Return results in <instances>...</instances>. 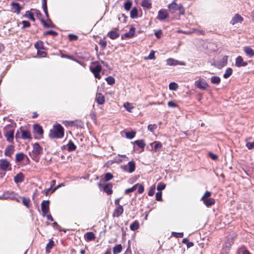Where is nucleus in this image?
I'll use <instances>...</instances> for the list:
<instances>
[{
  "label": "nucleus",
  "instance_id": "nucleus-32",
  "mask_svg": "<svg viewBox=\"0 0 254 254\" xmlns=\"http://www.w3.org/2000/svg\"><path fill=\"white\" fill-rule=\"evenodd\" d=\"M233 72V69L232 68L228 67L226 69L225 72L224 73L223 75V77L224 78L227 79L229 77H230Z\"/></svg>",
  "mask_w": 254,
  "mask_h": 254
},
{
  "label": "nucleus",
  "instance_id": "nucleus-18",
  "mask_svg": "<svg viewBox=\"0 0 254 254\" xmlns=\"http://www.w3.org/2000/svg\"><path fill=\"white\" fill-rule=\"evenodd\" d=\"M84 237L86 241H93L95 239V236L94 234L92 232H89L85 233L84 235Z\"/></svg>",
  "mask_w": 254,
  "mask_h": 254
},
{
  "label": "nucleus",
  "instance_id": "nucleus-16",
  "mask_svg": "<svg viewBox=\"0 0 254 254\" xmlns=\"http://www.w3.org/2000/svg\"><path fill=\"white\" fill-rule=\"evenodd\" d=\"M34 131L35 133L38 135H42L43 133V130L42 127L38 124H35L33 126Z\"/></svg>",
  "mask_w": 254,
  "mask_h": 254
},
{
  "label": "nucleus",
  "instance_id": "nucleus-54",
  "mask_svg": "<svg viewBox=\"0 0 254 254\" xmlns=\"http://www.w3.org/2000/svg\"><path fill=\"white\" fill-rule=\"evenodd\" d=\"M211 196V192L209 191H206L204 195L202 196L201 198V200H203L205 199L209 198V197Z\"/></svg>",
  "mask_w": 254,
  "mask_h": 254
},
{
  "label": "nucleus",
  "instance_id": "nucleus-13",
  "mask_svg": "<svg viewBox=\"0 0 254 254\" xmlns=\"http://www.w3.org/2000/svg\"><path fill=\"white\" fill-rule=\"evenodd\" d=\"M167 64L168 65H185L183 62H180L172 58H169L167 60Z\"/></svg>",
  "mask_w": 254,
  "mask_h": 254
},
{
  "label": "nucleus",
  "instance_id": "nucleus-19",
  "mask_svg": "<svg viewBox=\"0 0 254 254\" xmlns=\"http://www.w3.org/2000/svg\"><path fill=\"white\" fill-rule=\"evenodd\" d=\"M96 100L99 105H102L105 102V97L101 93H97L96 94Z\"/></svg>",
  "mask_w": 254,
  "mask_h": 254
},
{
  "label": "nucleus",
  "instance_id": "nucleus-7",
  "mask_svg": "<svg viewBox=\"0 0 254 254\" xmlns=\"http://www.w3.org/2000/svg\"><path fill=\"white\" fill-rule=\"evenodd\" d=\"M49 204L48 200H43L41 203V210L44 216L49 212Z\"/></svg>",
  "mask_w": 254,
  "mask_h": 254
},
{
  "label": "nucleus",
  "instance_id": "nucleus-6",
  "mask_svg": "<svg viewBox=\"0 0 254 254\" xmlns=\"http://www.w3.org/2000/svg\"><path fill=\"white\" fill-rule=\"evenodd\" d=\"M195 85L197 88L201 90H205L208 87L206 81L202 78H199V79L195 81Z\"/></svg>",
  "mask_w": 254,
  "mask_h": 254
},
{
  "label": "nucleus",
  "instance_id": "nucleus-24",
  "mask_svg": "<svg viewBox=\"0 0 254 254\" xmlns=\"http://www.w3.org/2000/svg\"><path fill=\"white\" fill-rule=\"evenodd\" d=\"M244 51L247 56L249 57H252L254 56V51L249 47H245L244 48Z\"/></svg>",
  "mask_w": 254,
  "mask_h": 254
},
{
  "label": "nucleus",
  "instance_id": "nucleus-29",
  "mask_svg": "<svg viewBox=\"0 0 254 254\" xmlns=\"http://www.w3.org/2000/svg\"><path fill=\"white\" fill-rule=\"evenodd\" d=\"M127 166H128V173H131L134 171L135 169V163L133 161L129 162L127 164Z\"/></svg>",
  "mask_w": 254,
  "mask_h": 254
},
{
  "label": "nucleus",
  "instance_id": "nucleus-26",
  "mask_svg": "<svg viewBox=\"0 0 254 254\" xmlns=\"http://www.w3.org/2000/svg\"><path fill=\"white\" fill-rule=\"evenodd\" d=\"M5 193H7V199H15L17 201H19V199L16 198V194L13 191H6L4 192Z\"/></svg>",
  "mask_w": 254,
  "mask_h": 254
},
{
  "label": "nucleus",
  "instance_id": "nucleus-8",
  "mask_svg": "<svg viewBox=\"0 0 254 254\" xmlns=\"http://www.w3.org/2000/svg\"><path fill=\"white\" fill-rule=\"evenodd\" d=\"M168 17V13L166 9H161L158 12L157 18L162 21Z\"/></svg>",
  "mask_w": 254,
  "mask_h": 254
},
{
  "label": "nucleus",
  "instance_id": "nucleus-36",
  "mask_svg": "<svg viewBox=\"0 0 254 254\" xmlns=\"http://www.w3.org/2000/svg\"><path fill=\"white\" fill-rule=\"evenodd\" d=\"M90 70L93 72V73H97V72H100V71L102 70V66H101V65L98 64V65H96L94 67H90Z\"/></svg>",
  "mask_w": 254,
  "mask_h": 254
},
{
  "label": "nucleus",
  "instance_id": "nucleus-39",
  "mask_svg": "<svg viewBox=\"0 0 254 254\" xmlns=\"http://www.w3.org/2000/svg\"><path fill=\"white\" fill-rule=\"evenodd\" d=\"M211 82L213 84H219L220 82V78L218 76H213L211 77Z\"/></svg>",
  "mask_w": 254,
  "mask_h": 254
},
{
  "label": "nucleus",
  "instance_id": "nucleus-23",
  "mask_svg": "<svg viewBox=\"0 0 254 254\" xmlns=\"http://www.w3.org/2000/svg\"><path fill=\"white\" fill-rule=\"evenodd\" d=\"M204 204L208 207L215 203V199L213 198H209L202 200Z\"/></svg>",
  "mask_w": 254,
  "mask_h": 254
},
{
  "label": "nucleus",
  "instance_id": "nucleus-48",
  "mask_svg": "<svg viewBox=\"0 0 254 254\" xmlns=\"http://www.w3.org/2000/svg\"><path fill=\"white\" fill-rule=\"evenodd\" d=\"M22 199L23 204L25 205L27 207H29L30 199L29 198H25L24 197H21Z\"/></svg>",
  "mask_w": 254,
  "mask_h": 254
},
{
  "label": "nucleus",
  "instance_id": "nucleus-47",
  "mask_svg": "<svg viewBox=\"0 0 254 254\" xmlns=\"http://www.w3.org/2000/svg\"><path fill=\"white\" fill-rule=\"evenodd\" d=\"M106 80L108 84L113 85L115 83V79L112 76H108L106 78Z\"/></svg>",
  "mask_w": 254,
  "mask_h": 254
},
{
  "label": "nucleus",
  "instance_id": "nucleus-20",
  "mask_svg": "<svg viewBox=\"0 0 254 254\" xmlns=\"http://www.w3.org/2000/svg\"><path fill=\"white\" fill-rule=\"evenodd\" d=\"M154 146V150L155 152H159L160 149H161L162 147V144L161 142L159 141H154L152 143H151V146Z\"/></svg>",
  "mask_w": 254,
  "mask_h": 254
},
{
  "label": "nucleus",
  "instance_id": "nucleus-31",
  "mask_svg": "<svg viewBox=\"0 0 254 254\" xmlns=\"http://www.w3.org/2000/svg\"><path fill=\"white\" fill-rule=\"evenodd\" d=\"M108 36L111 39H115L118 38L120 35L118 32L115 31H111L109 32Z\"/></svg>",
  "mask_w": 254,
  "mask_h": 254
},
{
  "label": "nucleus",
  "instance_id": "nucleus-21",
  "mask_svg": "<svg viewBox=\"0 0 254 254\" xmlns=\"http://www.w3.org/2000/svg\"><path fill=\"white\" fill-rule=\"evenodd\" d=\"M24 176L22 173H19L14 177V182L16 183H21L24 180Z\"/></svg>",
  "mask_w": 254,
  "mask_h": 254
},
{
  "label": "nucleus",
  "instance_id": "nucleus-30",
  "mask_svg": "<svg viewBox=\"0 0 254 254\" xmlns=\"http://www.w3.org/2000/svg\"><path fill=\"white\" fill-rule=\"evenodd\" d=\"M122 246L121 244L116 245L113 248V254H118L122 252Z\"/></svg>",
  "mask_w": 254,
  "mask_h": 254
},
{
  "label": "nucleus",
  "instance_id": "nucleus-63",
  "mask_svg": "<svg viewBox=\"0 0 254 254\" xmlns=\"http://www.w3.org/2000/svg\"><path fill=\"white\" fill-rule=\"evenodd\" d=\"M138 188V192L139 193H142L144 191V187L142 185L138 184L137 186Z\"/></svg>",
  "mask_w": 254,
  "mask_h": 254
},
{
  "label": "nucleus",
  "instance_id": "nucleus-14",
  "mask_svg": "<svg viewBox=\"0 0 254 254\" xmlns=\"http://www.w3.org/2000/svg\"><path fill=\"white\" fill-rule=\"evenodd\" d=\"M247 63L243 61V59L241 56H238L236 59L235 65L237 67L245 66L247 65Z\"/></svg>",
  "mask_w": 254,
  "mask_h": 254
},
{
  "label": "nucleus",
  "instance_id": "nucleus-37",
  "mask_svg": "<svg viewBox=\"0 0 254 254\" xmlns=\"http://www.w3.org/2000/svg\"><path fill=\"white\" fill-rule=\"evenodd\" d=\"M67 149L69 151H72L75 150L76 147L73 142L69 141L67 144Z\"/></svg>",
  "mask_w": 254,
  "mask_h": 254
},
{
  "label": "nucleus",
  "instance_id": "nucleus-60",
  "mask_svg": "<svg viewBox=\"0 0 254 254\" xmlns=\"http://www.w3.org/2000/svg\"><path fill=\"white\" fill-rule=\"evenodd\" d=\"M42 8L43 9V11H46V10H47L48 9H47V0H42Z\"/></svg>",
  "mask_w": 254,
  "mask_h": 254
},
{
  "label": "nucleus",
  "instance_id": "nucleus-61",
  "mask_svg": "<svg viewBox=\"0 0 254 254\" xmlns=\"http://www.w3.org/2000/svg\"><path fill=\"white\" fill-rule=\"evenodd\" d=\"M156 199L160 201L162 199V192L161 191L157 192L156 193Z\"/></svg>",
  "mask_w": 254,
  "mask_h": 254
},
{
  "label": "nucleus",
  "instance_id": "nucleus-28",
  "mask_svg": "<svg viewBox=\"0 0 254 254\" xmlns=\"http://www.w3.org/2000/svg\"><path fill=\"white\" fill-rule=\"evenodd\" d=\"M54 246V241L51 239L50 240L49 243L47 244L46 248V252L47 254H49L51 252V250L53 248Z\"/></svg>",
  "mask_w": 254,
  "mask_h": 254
},
{
  "label": "nucleus",
  "instance_id": "nucleus-15",
  "mask_svg": "<svg viewBox=\"0 0 254 254\" xmlns=\"http://www.w3.org/2000/svg\"><path fill=\"white\" fill-rule=\"evenodd\" d=\"M21 138L23 139H31L32 138L29 131L24 129H21Z\"/></svg>",
  "mask_w": 254,
  "mask_h": 254
},
{
  "label": "nucleus",
  "instance_id": "nucleus-50",
  "mask_svg": "<svg viewBox=\"0 0 254 254\" xmlns=\"http://www.w3.org/2000/svg\"><path fill=\"white\" fill-rule=\"evenodd\" d=\"M124 107L129 112H131V109L133 108V106L131 104L128 102L124 104Z\"/></svg>",
  "mask_w": 254,
  "mask_h": 254
},
{
  "label": "nucleus",
  "instance_id": "nucleus-45",
  "mask_svg": "<svg viewBox=\"0 0 254 254\" xmlns=\"http://www.w3.org/2000/svg\"><path fill=\"white\" fill-rule=\"evenodd\" d=\"M169 87L170 90H176L178 87V85L175 82H171L169 84Z\"/></svg>",
  "mask_w": 254,
  "mask_h": 254
},
{
  "label": "nucleus",
  "instance_id": "nucleus-9",
  "mask_svg": "<svg viewBox=\"0 0 254 254\" xmlns=\"http://www.w3.org/2000/svg\"><path fill=\"white\" fill-rule=\"evenodd\" d=\"M243 21V18L239 14H236L231 20L230 23L234 25L237 23H241Z\"/></svg>",
  "mask_w": 254,
  "mask_h": 254
},
{
  "label": "nucleus",
  "instance_id": "nucleus-56",
  "mask_svg": "<svg viewBox=\"0 0 254 254\" xmlns=\"http://www.w3.org/2000/svg\"><path fill=\"white\" fill-rule=\"evenodd\" d=\"M44 35H52L54 36L58 35V33L53 30H49L44 33Z\"/></svg>",
  "mask_w": 254,
  "mask_h": 254
},
{
  "label": "nucleus",
  "instance_id": "nucleus-25",
  "mask_svg": "<svg viewBox=\"0 0 254 254\" xmlns=\"http://www.w3.org/2000/svg\"><path fill=\"white\" fill-rule=\"evenodd\" d=\"M26 155L22 152L17 153L15 155V161L16 162H20L24 159Z\"/></svg>",
  "mask_w": 254,
  "mask_h": 254
},
{
  "label": "nucleus",
  "instance_id": "nucleus-34",
  "mask_svg": "<svg viewBox=\"0 0 254 254\" xmlns=\"http://www.w3.org/2000/svg\"><path fill=\"white\" fill-rule=\"evenodd\" d=\"M138 11L137 9L134 7L130 11V17L132 19L135 18L137 17Z\"/></svg>",
  "mask_w": 254,
  "mask_h": 254
},
{
  "label": "nucleus",
  "instance_id": "nucleus-27",
  "mask_svg": "<svg viewBox=\"0 0 254 254\" xmlns=\"http://www.w3.org/2000/svg\"><path fill=\"white\" fill-rule=\"evenodd\" d=\"M227 60H228V56H224L222 59L221 61L219 62L218 64V67H222L225 65H226L227 64Z\"/></svg>",
  "mask_w": 254,
  "mask_h": 254
},
{
  "label": "nucleus",
  "instance_id": "nucleus-38",
  "mask_svg": "<svg viewBox=\"0 0 254 254\" xmlns=\"http://www.w3.org/2000/svg\"><path fill=\"white\" fill-rule=\"evenodd\" d=\"M134 143L136 144L139 148L143 149L145 146L144 141L142 139L135 141Z\"/></svg>",
  "mask_w": 254,
  "mask_h": 254
},
{
  "label": "nucleus",
  "instance_id": "nucleus-52",
  "mask_svg": "<svg viewBox=\"0 0 254 254\" xmlns=\"http://www.w3.org/2000/svg\"><path fill=\"white\" fill-rule=\"evenodd\" d=\"M155 190V188L154 186H152L150 187V189L148 191V194L149 196H152L154 194Z\"/></svg>",
  "mask_w": 254,
  "mask_h": 254
},
{
  "label": "nucleus",
  "instance_id": "nucleus-35",
  "mask_svg": "<svg viewBox=\"0 0 254 254\" xmlns=\"http://www.w3.org/2000/svg\"><path fill=\"white\" fill-rule=\"evenodd\" d=\"M141 6L147 8H150L151 6V3L150 2V0H142Z\"/></svg>",
  "mask_w": 254,
  "mask_h": 254
},
{
  "label": "nucleus",
  "instance_id": "nucleus-3",
  "mask_svg": "<svg viewBox=\"0 0 254 254\" xmlns=\"http://www.w3.org/2000/svg\"><path fill=\"white\" fill-rule=\"evenodd\" d=\"M3 135L6 138V140L12 143L14 139V128L11 125H8L3 128Z\"/></svg>",
  "mask_w": 254,
  "mask_h": 254
},
{
  "label": "nucleus",
  "instance_id": "nucleus-64",
  "mask_svg": "<svg viewBox=\"0 0 254 254\" xmlns=\"http://www.w3.org/2000/svg\"><path fill=\"white\" fill-rule=\"evenodd\" d=\"M168 105L170 107L175 108L177 107V104L173 101H169L168 103Z\"/></svg>",
  "mask_w": 254,
  "mask_h": 254
},
{
  "label": "nucleus",
  "instance_id": "nucleus-2",
  "mask_svg": "<svg viewBox=\"0 0 254 254\" xmlns=\"http://www.w3.org/2000/svg\"><path fill=\"white\" fill-rule=\"evenodd\" d=\"M43 149L38 143H35L33 145V149L29 155L32 159L36 162H39V156L42 153Z\"/></svg>",
  "mask_w": 254,
  "mask_h": 254
},
{
  "label": "nucleus",
  "instance_id": "nucleus-53",
  "mask_svg": "<svg viewBox=\"0 0 254 254\" xmlns=\"http://www.w3.org/2000/svg\"><path fill=\"white\" fill-rule=\"evenodd\" d=\"M155 59H156V57L155 56V51L152 50V51H151L150 53H149L148 57L147 58V59L155 60Z\"/></svg>",
  "mask_w": 254,
  "mask_h": 254
},
{
  "label": "nucleus",
  "instance_id": "nucleus-49",
  "mask_svg": "<svg viewBox=\"0 0 254 254\" xmlns=\"http://www.w3.org/2000/svg\"><path fill=\"white\" fill-rule=\"evenodd\" d=\"M131 5L132 2L128 0L125 3L124 8L126 10H129L130 9Z\"/></svg>",
  "mask_w": 254,
  "mask_h": 254
},
{
  "label": "nucleus",
  "instance_id": "nucleus-51",
  "mask_svg": "<svg viewBox=\"0 0 254 254\" xmlns=\"http://www.w3.org/2000/svg\"><path fill=\"white\" fill-rule=\"evenodd\" d=\"M166 185L162 183H159L157 187V189L159 191H161L165 188Z\"/></svg>",
  "mask_w": 254,
  "mask_h": 254
},
{
  "label": "nucleus",
  "instance_id": "nucleus-42",
  "mask_svg": "<svg viewBox=\"0 0 254 254\" xmlns=\"http://www.w3.org/2000/svg\"><path fill=\"white\" fill-rule=\"evenodd\" d=\"M24 16L31 19L33 21H34L35 20V19L34 17L33 14L29 11H26Z\"/></svg>",
  "mask_w": 254,
  "mask_h": 254
},
{
  "label": "nucleus",
  "instance_id": "nucleus-40",
  "mask_svg": "<svg viewBox=\"0 0 254 254\" xmlns=\"http://www.w3.org/2000/svg\"><path fill=\"white\" fill-rule=\"evenodd\" d=\"M35 47L37 50L44 49V43L42 41L37 42L35 44Z\"/></svg>",
  "mask_w": 254,
  "mask_h": 254
},
{
  "label": "nucleus",
  "instance_id": "nucleus-10",
  "mask_svg": "<svg viewBox=\"0 0 254 254\" xmlns=\"http://www.w3.org/2000/svg\"><path fill=\"white\" fill-rule=\"evenodd\" d=\"M135 31V28L133 27H131L130 28L129 31L128 32L126 33L121 36L122 39H124L125 38H130L133 37L134 36Z\"/></svg>",
  "mask_w": 254,
  "mask_h": 254
},
{
  "label": "nucleus",
  "instance_id": "nucleus-55",
  "mask_svg": "<svg viewBox=\"0 0 254 254\" xmlns=\"http://www.w3.org/2000/svg\"><path fill=\"white\" fill-rule=\"evenodd\" d=\"M113 175L110 173H107L105 175V179L106 181H109L113 178Z\"/></svg>",
  "mask_w": 254,
  "mask_h": 254
},
{
  "label": "nucleus",
  "instance_id": "nucleus-44",
  "mask_svg": "<svg viewBox=\"0 0 254 254\" xmlns=\"http://www.w3.org/2000/svg\"><path fill=\"white\" fill-rule=\"evenodd\" d=\"M41 22L43 23L44 27L46 28L53 27L54 25L52 24L51 21L49 20V23L46 22L44 19H42Z\"/></svg>",
  "mask_w": 254,
  "mask_h": 254
},
{
  "label": "nucleus",
  "instance_id": "nucleus-17",
  "mask_svg": "<svg viewBox=\"0 0 254 254\" xmlns=\"http://www.w3.org/2000/svg\"><path fill=\"white\" fill-rule=\"evenodd\" d=\"M124 209L123 206L119 205V206L115 210L113 215L114 216L119 217L123 213Z\"/></svg>",
  "mask_w": 254,
  "mask_h": 254
},
{
  "label": "nucleus",
  "instance_id": "nucleus-33",
  "mask_svg": "<svg viewBox=\"0 0 254 254\" xmlns=\"http://www.w3.org/2000/svg\"><path fill=\"white\" fill-rule=\"evenodd\" d=\"M139 222L137 221H134L130 225V229L132 231H135L137 230L139 228Z\"/></svg>",
  "mask_w": 254,
  "mask_h": 254
},
{
  "label": "nucleus",
  "instance_id": "nucleus-12",
  "mask_svg": "<svg viewBox=\"0 0 254 254\" xmlns=\"http://www.w3.org/2000/svg\"><path fill=\"white\" fill-rule=\"evenodd\" d=\"M12 7L11 10L12 12L16 13L17 14L20 13V10L22 9V7L17 2H12L11 4Z\"/></svg>",
  "mask_w": 254,
  "mask_h": 254
},
{
  "label": "nucleus",
  "instance_id": "nucleus-5",
  "mask_svg": "<svg viewBox=\"0 0 254 254\" xmlns=\"http://www.w3.org/2000/svg\"><path fill=\"white\" fill-rule=\"evenodd\" d=\"M10 162L6 159H0V170L6 171L11 169Z\"/></svg>",
  "mask_w": 254,
  "mask_h": 254
},
{
  "label": "nucleus",
  "instance_id": "nucleus-41",
  "mask_svg": "<svg viewBox=\"0 0 254 254\" xmlns=\"http://www.w3.org/2000/svg\"><path fill=\"white\" fill-rule=\"evenodd\" d=\"M135 135V132L132 131H128L126 132V136L127 138L128 139H132L134 137Z\"/></svg>",
  "mask_w": 254,
  "mask_h": 254
},
{
  "label": "nucleus",
  "instance_id": "nucleus-46",
  "mask_svg": "<svg viewBox=\"0 0 254 254\" xmlns=\"http://www.w3.org/2000/svg\"><path fill=\"white\" fill-rule=\"evenodd\" d=\"M138 185V184H137L133 186L131 188L127 189L125 190V193L126 194H128V193H130L131 192H132V191H134L137 189V187Z\"/></svg>",
  "mask_w": 254,
  "mask_h": 254
},
{
  "label": "nucleus",
  "instance_id": "nucleus-43",
  "mask_svg": "<svg viewBox=\"0 0 254 254\" xmlns=\"http://www.w3.org/2000/svg\"><path fill=\"white\" fill-rule=\"evenodd\" d=\"M157 128V126L156 124H150L147 127L148 130L152 133H154Z\"/></svg>",
  "mask_w": 254,
  "mask_h": 254
},
{
  "label": "nucleus",
  "instance_id": "nucleus-59",
  "mask_svg": "<svg viewBox=\"0 0 254 254\" xmlns=\"http://www.w3.org/2000/svg\"><path fill=\"white\" fill-rule=\"evenodd\" d=\"M22 23L23 24L22 28L29 27L30 26V25H31L29 21H28L23 20V21H22Z\"/></svg>",
  "mask_w": 254,
  "mask_h": 254
},
{
  "label": "nucleus",
  "instance_id": "nucleus-58",
  "mask_svg": "<svg viewBox=\"0 0 254 254\" xmlns=\"http://www.w3.org/2000/svg\"><path fill=\"white\" fill-rule=\"evenodd\" d=\"M172 235L176 238H182L184 234L183 233L172 232Z\"/></svg>",
  "mask_w": 254,
  "mask_h": 254
},
{
  "label": "nucleus",
  "instance_id": "nucleus-22",
  "mask_svg": "<svg viewBox=\"0 0 254 254\" xmlns=\"http://www.w3.org/2000/svg\"><path fill=\"white\" fill-rule=\"evenodd\" d=\"M112 185L110 184H107L103 187L104 191L106 192L108 195L112 193Z\"/></svg>",
  "mask_w": 254,
  "mask_h": 254
},
{
  "label": "nucleus",
  "instance_id": "nucleus-1",
  "mask_svg": "<svg viewBox=\"0 0 254 254\" xmlns=\"http://www.w3.org/2000/svg\"><path fill=\"white\" fill-rule=\"evenodd\" d=\"M64 136V128L60 124L54 126L50 130L49 136L51 138H61Z\"/></svg>",
  "mask_w": 254,
  "mask_h": 254
},
{
  "label": "nucleus",
  "instance_id": "nucleus-4",
  "mask_svg": "<svg viewBox=\"0 0 254 254\" xmlns=\"http://www.w3.org/2000/svg\"><path fill=\"white\" fill-rule=\"evenodd\" d=\"M168 7L170 11L172 13H174L177 10H179L180 13L182 14L184 12V9L182 7V4L177 3L175 0L171 3L169 4L168 5Z\"/></svg>",
  "mask_w": 254,
  "mask_h": 254
},
{
  "label": "nucleus",
  "instance_id": "nucleus-11",
  "mask_svg": "<svg viewBox=\"0 0 254 254\" xmlns=\"http://www.w3.org/2000/svg\"><path fill=\"white\" fill-rule=\"evenodd\" d=\"M14 151V146L12 145H9L6 146L4 150V154L5 156L11 157Z\"/></svg>",
  "mask_w": 254,
  "mask_h": 254
},
{
  "label": "nucleus",
  "instance_id": "nucleus-57",
  "mask_svg": "<svg viewBox=\"0 0 254 254\" xmlns=\"http://www.w3.org/2000/svg\"><path fill=\"white\" fill-rule=\"evenodd\" d=\"M37 55L42 57H45L46 56V53L44 51H41L40 50H37Z\"/></svg>",
  "mask_w": 254,
  "mask_h": 254
},
{
  "label": "nucleus",
  "instance_id": "nucleus-62",
  "mask_svg": "<svg viewBox=\"0 0 254 254\" xmlns=\"http://www.w3.org/2000/svg\"><path fill=\"white\" fill-rule=\"evenodd\" d=\"M99 44L103 49H105L107 46V43L105 41L101 40Z\"/></svg>",
  "mask_w": 254,
  "mask_h": 254
}]
</instances>
